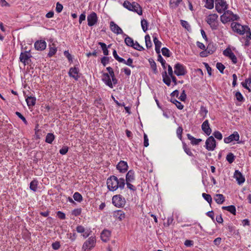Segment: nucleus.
Returning <instances> with one entry per match:
<instances>
[{"mask_svg": "<svg viewBox=\"0 0 251 251\" xmlns=\"http://www.w3.org/2000/svg\"><path fill=\"white\" fill-rule=\"evenodd\" d=\"M240 136L237 131H234L229 136L224 138V142L226 144H229L233 141H238Z\"/></svg>", "mask_w": 251, "mask_h": 251, "instance_id": "obj_12", "label": "nucleus"}, {"mask_svg": "<svg viewBox=\"0 0 251 251\" xmlns=\"http://www.w3.org/2000/svg\"><path fill=\"white\" fill-rule=\"evenodd\" d=\"M162 77L163 82L168 86H170L171 85V77L170 76H168L167 75V72L166 71L163 73Z\"/></svg>", "mask_w": 251, "mask_h": 251, "instance_id": "obj_23", "label": "nucleus"}, {"mask_svg": "<svg viewBox=\"0 0 251 251\" xmlns=\"http://www.w3.org/2000/svg\"><path fill=\"white\" fill-rule=\"evenodd\" d=\"M236 100L239 101H243L244 98L240 92H236L235 94Z\"/></svg>", "mask_w": 251, "mask_h": 251, "instance_id": "obj_44", "label": "nucleus"}, {"mask_svg": "<svg viewBox=\"0 0 251 251\" xmlns=\"http://www.w3.org/2000/svg\"><path fill=\"white\" fill-rule=\"evenodd\" d=\"M204 1L205 2L204 6L209 9L213 8L215 1V8L219 13L224 12L227 9L228 5L224 0H204Z\"/></svg>", "mask_w": 251, "mask_h": 251, "instance_id": "obj_2", "label": "nucleus"}, {"mask_svg": "<svg viewBox=\"0 0 251 251\" xmlns=\"http://www.w3.org/2000/svg\"><path fill=\"white\" fill-rule=\"evenodd\" d=\"M223 54L225 56L228 57L231 60L233 64H236L237 63V57L230 49H226L223 51Z\"/></svg>", "mask_w": 251, "mask_h": 251, "instance_id": "obj_14", "label": "nucleus"}, {"mask_svg": "<svg viewBox=\"0 0 251 251\" xmlns=\"http://www.w3.org/2000/svg\"><path fill=\"white\" fill-rule=\"evenodd\" d=\"M201 129L207 135L209 136L212 132L209 122L207 120L203 122L201 125Z\"/></svg>", "mask_w": 251, "mask_h": 251, "instance_id": "obj_16", "label": "nucleus"}, {"mask_svg": "<svg viewBox=\"0 0 251 251\" xmlns=\"http://www.w3.org/2000/svg\"><path fill=\"white\" fill-rule=\"evenodd\" d=\"M57 216L61 220H64L66 219V215L65 213L60 211H59L57 212Z\"/></svg>", "mask_w": 251, "mask_h": 251, "instance_id": "obj_62", "label": "nucleus"}, {"mask_svg": "<svg viewBox=\"0 0 251 251\" xmlns=\"http://www.w3.org/2000/svg\"><path fill=\"white\" fill-rule=\"evenodd\" d=\"M171 101L174 103L178 109L181 110L183 108V105L180 102L177 100L176 99H172Z\"/></svg>", "mask_w": 251, "mask_h": 251, "instance_id": "obj_36", "label": "nucleus"}, {"mask_svg": "<svg viewBox=\"0 0 251 251\" xmlns=\"http://www.w3.org/2000/svg\"><path fill=\"white\" fill-rule=\"evenodd\" d=\"M251 83V77H249L247 78L245 80V82H242V84L243 87L245 88L250 90L248 85H250Z\"/></svg>", "mask_w": 251, "mask_h": 251, "instance_id": "obj_43", "label": "nucleus"}, {"mask_svg": "<svg viewBox=\"0 0 251 251\" xmlns=\"http://www.w3.org/2000/svg\"><path fill=\"white\" fill-rule=\"evenodd\" d=\"M79 70L77 68L72 67L70 69L69 71V75L74 78L75 80H77L79 78V76L78 75Z\"/></svg>", "mask_w": 251, "mask_h": 251, "instance_id": "obj_15", "label": "nucleus"}, {"mask_svg": "<svg viewBox=\"0 0 251 251\" xmlns=\"http://www.w3.org/2000/svg\"><path fill=\"white\" fill-rule=\"evenodd\" d=\"M131 11L136 12L139 15L142 14V10L140 6L137 3H133V8Z\"/></svg>", "mask_w": 251, "mask_h": 251, "instance_id": "obj_26", "label": "nucleus"}, {"mask_svg": "<svg viewBox=\"0 0 251 251\" xmlns=\"http://www.w3.org/2000/svg\"><path fill=\"white\" fill-rule=\"evenodd\" d=\"M96 240L95 237L91 236L89 237L83 244L82 250V251H90L94 248L96 244Z\"/></svg>", "mask_w": 251, "mask_h": 251, "instance_id": "obj_6", "label": "nucleus"}, {"mask_svg": "<svg viewBox=\"0 0 251 251\" xmlns=\"http://www.w3.org/2000/svg\"><path fill=\"white\" fill-rule=\"evenodd\" d=\"M157 60L158 61H159L161 63L162 67L164 69H165L166 68V61L163 58V57L161 56V55L160 54H159L158 55Z\"/></svg>", "mask_w": 251, "mask_h": 251, "instance_id": "obj_46", "label": "nucleus"}, {"mask_svg": "<svg viewBox=\"0 0 251 251\" xmlns=\"http://www.w3.org/2000/svg\"><path fill=\"white\" fill-rule=\"evenodd\" d=\"M102 80L110 88H112L113 87L110 75L107 73L103 74Z\"/></svg>", "mask_w": 251, "mask_h": 251, "instance_id": "obj_20", "label": "nucleus"}, {"mask_svg": "<svg viewBox=\"0 0 251 251\" xmlns=\"http://www.w3.org/2000/svg\"><path fill=\"white\" fill-rule=\"evenodd\" d=\"M187 136L188 139L191 141V144L193 145H198L202 141L201 139H196L190 134H187Z\"/></svg>", "mask_w": 251, "mask_h": 251, "instance_id": "obj_24", "label": "nucleus"}, {"mask_svg": "<svg viewBox=\"0 0 251 251\" xmlns=\"http://www.w3.org/2000/svg\"><path fill=\"white\" fill-rule=\"evenodd\" d=\"M226 159L229 163H232L235 159V156L232 153H229L226 156Z\"/></svg>", "mask_w": 251, "mask_h": 251, "instance_id": "obj_39", "label": "nucleus"}, {"mask_svg": "<svg viewBox=\"0 0 251 251\" xmlns=\"http://www.w3.org/2000/svg\"><path fill=\"white\" fill-rule=\"evenodd\" d=\"M55 137L53 134L51 133H49L47 134L46 137V142L51 144L53 141L54 140Z\"/></svg>", "mask_w": 251, "mask_h": 251, "instance_id": "obj_31", "label": "nucleus"}, {"mask_svg": "<svg viewBox=\"0 0 251 251\" xmlns=\"http://www.w3.org/2000/svg\"><path fill=\"white\" fill-rule=\"evenodd\" d=\"M132 47L134 49L139 51H142L144 50V48L140 45L137 41H136L135 43L134 42L133 45Z\"/></svg>", "mask_w": 251, "mask_h": 251, "instance_id": "obj_45", "label": "nucleus"}, {"mask_svg": "<svg viewBox=\"0 0 251 251\" xmlns=\"http://www.w3.org/2000/svg\"><path fill=\"white\" fill-rule=\"evenodd\" d=\"M202 197L206 200L210 204L211 203L212 201V199L211 196L205 193H202Z\"/></svg>", "mask_w": 251, "mask_h": 251, "instance_id": "obj_41", "label": "nucleus"}, {"mask_svg": "<svg viewBox=\"0 0 251 251\" xmlns=\"http://www.w3.org/2000/svg\"><path fill=\"white\" fill-rule=\"evenodd\" d=\"M110 28L111 30L115 34H122L123 36H126V34L124 33L122 28L113 21H111L110 22Z\"/></svg>", "mask_w": 251, "mask_h": 251, "instance_id": "obj_11", "label": "nucleus"}, {"mask_svg": "<svg viewBox=\"0 0 251 251\" xmlns=\"http://www.w3.org/2000/svg\"><path fill=\"white\" fill-rule=\"evenodd\" d=\"M114 215L116 218L120 221H122L125 217V213L122 210H118L115 211Z\"/></svg>", "mask_w": 251, "mask_h": 251, "instance_id": "obj_27", "label": "nucleus"}, {"mask_svg": "<svg viewBox=\"0 0 251 251\" xmlns=\"http://www.w3.org/2000/svg\"><path fill=\"white\" fill-rule=\"evenodd\" d=\"M67 236L72 241H74L76 239V234L75 233H68Z\"/></svg>", "mask_w": 251, "mask_h": 251, "instance_id": "obj_60", "label": "nucleus"}, {"mask_svg": "<svg viewBox=\"0 0 251 251\" xmlns=\"http://www.w3.org/2000/svg\"><path fill=\"white\" fill-rule=\"evenodd\" d=\"M182 0H170V5L172 8H176L177 7Z\"/></svg>", "mask_w": 251, "mask_h": 251, "instance_id": "obj_34", "label": "nucleus"}, {"mask_svg": "<svg viewBox=\"0 0 251 251\" xmlns=\"http://www.w3.org/2000/svg\"><path fill=\"white\" fill-rule=\"evenodd\" d=\"M213 135L218 140H221L223 138L222 133L218 131H215L213 133Z\"/></svg>", "mask_w": 251, "mask_h": 251, "instance_id": "obj_58", "label": "nucleus"}, {"mask_svg": "<svg viewBox=\"0 0 251 251\" xmlns=\"http://www.w3.org/2000/svg\"><path fill=\"white\" fill-rule=\"evenodd\" d=\"M73 198L75 201L78 202H80L82 200V197L78 192H75L73 195Z\"/></svg>", "mask_w": 251, "mask_h": 251, "instance_id": "obj_40", "label": "nucleus"}, {"mask_svg": "<svg viewBox=\"0 0 251 251\" xmlns=\"http://www.w3.org/2000/svg\"><path fill=\"white\" fill-rule=\"evenodd\" d=\"M36 100V99L35 97H33L31 96L28 97L26 99V101L27 105L29 107L34 106L35 104Z\"/></svg>", "mask_w": 251, "mask_h": 251, "instance_id": "obj_28", "label": "nucleus"}, {"mask_svg": "<svg viewBox=\"0 0 251 251\" xmlns=\"http://www.w3.org/2000/svg\"><path fill=\"white\" fill-rule=\"evenodd\" d=\"M38 184V181L36 179H34L30 182L29 188L31 190L33 191L34 192H36L37 189Z\"/></svg>", "mask_w": 251, "mask_h": 251, "instance_id": "obj_30", "label": "nucleus"}, {"mask_svg": "<svg viewBox=\"0 0 251 251\" xmlns=\"http://www.w3.org/2000/svg\"><path fill=\"white\" fill-rule=\"evenodd\" d=\"M113 55L115 59L117 60L119 62H120L121 61H123L122 60L123 58L120 57L118 56V55L117 53L116 50H115L113 51Z\"/></svg>", "mask_w": 251, "mask_h": 251, "instance_id": "obj_57", "label": "nucleus"}, {"mask_svg": "<svg viewBox=\"0 0 251 251\" xmlns=\"http://www.w3.org/2000/svg\"><path fill=\"white\" fill-rule=\"evenodd\" d=\"M218 17L217 14H211L206 17V21L212 29H216L218 27Z\"/></svg>", "mask_w": 251, "mask_h": 251, "instance_id": "obj_5", "label": "nucleus"}, {"mask_svg": "<svg viewBox=\"0 0 251 251\" xmlns=\"http://www.w3.org/2000/svg\"><path fill=\"white\" fill-rule=\"evenodd\" d=\"M47 46V43L44 40L37 41L34 44V47L37 50H43Z\"/></svg>", "mask_w": 251, "mask_h": 251, "instance_id": "obj_19", "label": "nucleus"}, {"mask_svg": "<svg viewBox=\"0 0 251 251\" xmlns=\"http://www.w3.org/2000/svg\"><path fill=\"white\" fill-rule=\"evenodd\" d=\"M31 55L29 52L25 51L21 52L20 56V61L22 62L25 65L28 64L30 61Z\"/></svg>", "mask_w": 251, "mask_h": 251, "instance_id": "obj_13", "label": "nucleus"}, {"mask_svg": "<svg viewBox=\"0 0 251 251\" xmlns=\"http://www.w3.org/2000/svg\"><path fill=\"white\" fill-rule=\"evenodd\" d=\"M81 209L80 208L75 209L72 211V214L75 216L79 215L81 214Z\"/></svg>", "mask_w": 251, "mask_h": 251, "instance_id": "obj_63", "label": "nucleus"}, {"mask_svg": "<svg viewBox=\"0 0 251 251\" xmlns=\"http://www.w3.org/2000/svg\"><path fill=\"white\" fill-rule=\"evenodd\" d=\"M214 200L218 204H222L225 201V197L222 194H216Z\"/></svg>", "mask_w": 251, "mask_h": 251, "instance_id": "obj_29", "label": "nucleus"}, {"mask_svg": "<svg viewBox=\"0 0 251 251\" xmlns=\"http://www.w3.org/2000/svg\"><path fill=\"white\" fill-rule=\"evenodd\" d=\"M161 42L160 41L157 42V43H155L154 44L155 45V50L156 52L159 54L160 53V49L161 46Z\"/></svg>", "mask_w": 251, "mask_h": 251, "instance_id": "obj_50", "label": "nucleus"}, {"mask_svg": "<svg viewBox=\"0 0 251 251\" xmlns=\"http://www.w3.org/2000/svg\"><path fill=\"white\" fill-rule=\"evenodd\" d=\"M163 55L167 57L170 56V50L166 48H163L161 50Z\"/></svg>", "mask_w": 251, "mask_h": 251, "instance_id": "obj_51", "label": "nucleus"}, {"mask_svg": "<svg viewBox=\"0 0 251 251\" xmlns=\"http://www.w3.org/2000/svg\"><path fill=\"white\" fill-rule=\"evenodd\" d=\"M221 21L223 24H226L230 21L236 20L238 17L234 14L231 11L227 10L224 11V14L221 16Z\"/></svg>", "mask_w": 251, "mask_h": 251, "instance_id": "obj_4", "label": "nucleus"}, {"mask_svg": "<svg viewBox=\"0 0 251 251\" xmlns=\"http://www.w3.org/2000/svg\"><path fill=\"white\" fill-rule=\"evenodd\" d=\"M149 62L151 68L153 70L154 73H156L157 72V67L155 62L152 59L149 60Z\"/></svg>", "mask_w": 251, "mask_h": 251, "instance_id": "obj_48", "label": "nucleus"}, {"mask_svg": "<svg viewBox=\"0 0 251 251\" xmlns=\"http://www.w3.org/2000/svg\"><path fill=\"white\" fill-rule=\"evenodd\" d=\"M178 99L182 101H184L186 100V94L185 93V91L184 90H183L182 91V92L179 96V97L178 98Z\"/></svg>", "mask_w": 251, "mask_h": 251, "instance_id": "obj_56", "label": "nucleus"}, {"mask_svg": "<svg viewBox=\"0 0 251 251\" xmlns=\"http://www.w3.org/2000/svg\"><path fill=\"white\" fill-rule=\"evenodd\" d=\"M216 67L221 73H223L225 67L223 64L219 62L217 63L216 64Z\"/></svg>", "mask_w": 251, "mask_h": 251, "instance_id": "obj_52", "label": "nucleus"}, {"mask_svg": "<svg viewBox=\"0 0 251 251\" xmlns=\"http://www.w3.org/2000/svg\"><path fill=\"white\" fill-rule=\"evenodd\" d=\"M57 51V49L55 47H51L50 48V50L48 53V55L49 57H52L53 55H54Z\"/></svg>", "mask_w": 251, "mask_h": 251, "instance_id": "obj_42", "label": "nucleus"}, {"mask_svg": "<svg viewBox=\"0 0 251 251\" xmlns=\"http://www.w3.org/2000/svg\"><path fill=\"white\" fill-rule=\"evenodd\" d=\"M15 114L19 118H20L23 121V122L25 124H26V125L27 124V122L25 118L22 115V114L21 113L17 111V112H16Z\"/></svg>", "mask_w": 251, "mask_h": 251, "instance_id": "obj_53", "label": "nucleus"}, {"mask_svg": "<svg viewBox=\"0 0 251 251\" xmlns=\"http://www.w3.org/2000/svg\"><path fill=\"white\" fill-rule=\"evenodd\" d=\"M63 8V6L62 4L60 3L59 2H57L56 3L55 10L57 13H60L62 11Z\"/></svg>", "mask_w": 251, "mask_h": 251, "instance_id": "obj_54", "label": "nucleus"}, {"mask_svg": "<svg viewBox=\"0 0 251 251\" xmlns=\"http://www.w3.org/2000/svg\"><path fill=\"white\" fill-rule=\"evenodd\" d=\"M141 26L144 32H146L148 30V23L145 19H143L141 22Z\"/></svg>", "mask_w": 251, "mask_h": 251, "instance_id": "obj_37", "label": "nucleus"}, {"mask_svg": "<svg viewBox=\"0 0 251 251\" xmlns=\"http://www.w3.org/2000/svg\"><path fill=\"white\" fill-rule=\"evenodd\" d=\"M231 25L234 32L240 35H244L246 33L247 39H251V32L250 28L248 26L242 25L238 23H232Z\"/></svg>", "mask_w": 251, "mask_h": 251, "instance_id": "obj_3", "label": "nucleus"}, {"mask_svg": "<svg viewBox=\"0 0 251 251\" xmlns=\"http://www.w3.org/2000/svg\"><path fill=\"white\" fill-rule=\"evenodd\" d=\"M174 70V73L177 76L184 75L186 73L184 66L180 63L175 65Z\"/></svg>", "mask_w": 251, "mask_h": 251, "instance_id": "obj_9", "label": "nucleus"}, {"mask_svg": "<svg viewBox=\"0 0 251 251\" xmlns=\"http://www.w3.org/2000/svg\"><path fill=\"white\" fill-rule=\"evenodd\" d=\"M87 19L88 22V25L89 26H92L98 23V21L97 14L94 12H93L88 15Z\"/></svg>", "mask_w": 251, "mask_h": 251, "instance_id": "obj_10", "label": "nucleus"}, {"mask_svg": "<svg viewBox=\"0 0 251 251\" xmlns=\"http://www.w3.org/2000/svg\"><path fill=\"white\" fill-rule=\"evenodd\" d=\"M208 111L206 107L202 105L201 106L200 110L199 111V114L201 117H202V119H205L207 115Z\"/></svg>", "mask_w": 251, "mask_h": 251, "instance_id": "obj_22", "label": "nucleus"}, {"mask_svg": "<svg viewBox=\"0 0 251 251\" xmlns=\"http://www.w3.org/2000/svg\"><path fill=\"white\" fill-rule=\"evenodd\" d=\"M64 54L67 58L69 62H73V57L68 50H65L64 52Z\"/></svg>", "mask_w": 251, "mask_h": 251, "instance_id": "obj_49", "label": "nucleus"}, {"mask_svg": "<svg viewBox=\"0 0 251 251\" xmlns=\"http://www.w3.org/2000/svg\"><path fill=\"white\" fill-rule=\"evenodd\" d=\"M206 149L209 151H213L216 147V141L214 138L211 136L209 137L205 142Z\"/></svg>", "mask_w": 251, "mask_h": 251, "instance_id": "obj_8", "label": "nucleus"}, {"mask_svg": "<svg viewBox=\"0 0 251 251\" xmlns=\"http://www.w3.org/2000/svg\"><path fill=\"white\" fill-rule=\"evenodd\" d=\"M117 169L120 173H124L127 171L128 165L126 162L121 161L117 165Z\"/></svg>", "mask_w": 251, "mask_h": 251, "instance_id": "obj_17", "label": "nucleus"}, {"mask_svg": "<svg viewBox=\"0 0 251 251\" xmlns=\"http://www.w3.org/2000/svg\"><path fill=\"white\" fill-rule=\"evenodd\" d=\"M234 177L236 179L238 183L240 185L243 183L245 181V177L242 173L238 170H235L234 173Z\"/></svg>", "mask_w": 251, "mask_h": 251, "instance_id": "obj_18", "label": "nucleus"}, {"mask_svg": "<svg viewBox=\"0 0 251 251\" xmlns=\"http://www.w3.org/2000/svg\"><path fill=\"white\" fill-rule=\"evenodd\" d=\"M126 38L125 39V44L127 46H129V47H132V46L133 45V43H134V41L130 37H129L128 36L126 35Z\"/></svg>", "mask_w": 251, "mask_h": 251, "instance_id": "obj_32", "label": "nucleus"}, {"mask_svg": "<svg viewBox=\"0 0 251 251\" xmlns=\"http://www.w3.org/2000/svg\"><path fill=\"white\" fill-rule=\"evenodd\" d=\"M124 6L126 9L130 10L133 8V3H131L128 1H125L123 4Z\"/></svg>", "mask_w": 251, "mask_h": 251, "instance_id": "obj_47", "label": "nucleus"}, {"mask_svg": "<svg viewBox=\"0 0 251 251\" xmlns=\"http://www.w3.org/2000/svg\"><path fill=\"white\" fill-rule=\"evenodd\" d=\"M146 46L147 48H150L152 46L151 38L149 35H146L145 37Z\"/></svg>", "mask_w": 251, "mask_h": 251, "instance_id": "obj_38", "label": "nucleus"}, {"mask_svg": "<svg viewBox=\"0 0 251 251\" xmlns=\"http://www.w3.org/2000/svg\"><path fill=\"white\" fill-rule=\"evenodd\" d=\"M111 232L107 229H104L103 230L102 233H101V240L104 242H107L109 239V237L110 236Z\"/></svg>", "mask_w": 251, "mask_h": 251, "instance_id": "obj_21", "label": "nucleus"}, {"mask_svg": "<svg viewBox=\"0 0 251 251\" xmlns=\"http://www.w3.org/2000/svg\"><path fill=\"white\" fill-rule=\"evenodd\" d=\"M109 58L107 57H103L101 59V62L104 66H105L109 63Z\"/></svg>", "mask_w": 251, "mask_h": 251, "instance_id": "obj_61", "label": "nucleus"}, {"mask_svg": "<svg viewBox=\"0 0 251 251\" xmlns=\"http://www.w3.org/2000/svg\"><path fill=\"white\" fill-rule=\"evenodd\" d=\"M123 61H121L120 63H123L132 68H134V66L133 65V59L131 58H129L127 60H125L124 58H122Z\"/></svg>", "mask_w": 251, "mask_h": 251, "instance_id": "obj_35", "label": "nucleus"}, {"mask_svg": "<svg viewBox=\"0 0 251 251\" xmlns=\"http://www.w3.org/2000/svg\"><path fill=\"white\" fill-rule=\"evenodd\" d=\"M68 151V148L66 146L63 147L59 151V152L62 155H64L67 153Z\"/></svg>", "mask_w": 251, "mask_h": 251, "instance_id": "obj_64", "label": "nucleus"}, {"mask_svg": "<svg viewBox=\"0 0 251 251\" xmlns=\"http://www.w3.org/2000/svg\"><path fill=\"white\" fill-rule=\"evenodd\" d=\"M125 198L120 195H115L112 198V203L116 207H122L125 205Z\"/></svg>", "mask_w": 251, "mask_h": 251, "instance_id": "obj_7", "label": "nucleus"}, {"mask_svg": "<svg viewBox=\"0 0 251 251\" xmlns=\"http://www.w3.org/2000/svg\"><path fill=\"white\" fill-rule=\"evenodd\" d=\"M87 229H86L83 226H78L76 227V230L78 233H82L85 231H86Z\"/></svg>", "mask_w": 251, "mask_h": 251, "instance_id": "obj_59", "label": "nucleus"}, {"mask_svg": "<svg viewBox=\"0 0 251 251\" xmlns=\"http://www.w3.org/2000/svg\"><path fill=\"white\" fill-rule=\"evenodd\" d=\"M223 209L226 210L227 211L230 212L231 213L235 215L236 213V208L233 205H230L227 206H223L222 207Z\"/></svg>", "mask_w": 251, "mask_h": 251, "instance_id": "obj_33", "label": "nucleus"}, {"mask_svg": "<svg viewBox=\"0 0 251 251\" xmlns=\"http://www.w3.org/2000/svg\"><path fill=\"white\" fill-rule=\"evenodd\" d=\"M107 185L109 190L111 191H115L118 188L123 189L125 185V180L124 178H120L119 179L115 176L109 177L107 179Z\"/></svg>", "mask_w": 251, "mask_h": 251, "instance_id": "obj_1", "label": "nucleus"}, {"mask_svg": "<svg viewBox=\"0 0 251 251\" xmlns=\"http://www.w3.org/2000/svg\"><path fill=\"white\" fill-rule=\"evenodd\" d=\"M134 180V172L129 170L126 175V182H132Z\"/></svg>", "mask_w": 251, "mask_h": 251, "instance_id": "obj_25", "label": "nucleus"}, {"mask_svg": "<svg viewBox=\"0 0 251 251\" xmlns=\"http://www.w3.org/2000/svg\"><path fill=\"white\" fill-rule=\"evenodd\" d=\"M183 149H184L185 152H186V153L187 154H188V155L191 156L193 155V154L192 152L191 151V150L189 148H187L186 145H183Z\"/></svg>", "mask_w": 251, "mask_h": 251, "instance_id": "obj_55", "label": "nucleus"}]
</instances>
